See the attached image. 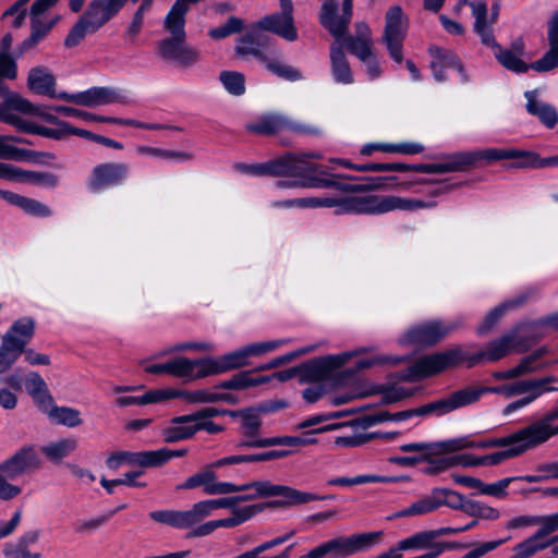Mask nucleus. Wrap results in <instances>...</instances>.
Masks as SVG:
<instances>
[{"label": "nucleus", "mask_w": 558, "mask_h": 558, "mask_svg": "<svg viewBox=\"0 0 558 558\" xmlns=\"http://www.w3.org/2000/svg\"><path fill=\"white\" fill-rule=\"evenodd\" d=\"M492 47L495 48L496 59L507 70L524 73L531 69L513 50L502 49L497 43L496 46Z\"/></svg>", "instance_id": "50"}, {"label": "nucleus", "mask_w": 558, "mask_h": 558, "mask_svg": "<svg viewBox=\"0 0 558 558\" xmlns=\"http://www.w3.org/2000/svg\"><path fill=\"white\" fill-rule=\"evenodd\" d=\"M56 80L48 69L43 66L33 68L27 77V86L39 95L54 96Z\"/></svg>", "instance_id": "37"}, {"label": "nucleus", "mask_w": 558, "mask_h": 558, "mask_svg": "<svg viewBox=\"0 0 558 558\" xmlns=\"http://www.w3.org/2000/svg\"><path fill=\"white\" fill-rule=\"evenodd\" d=\"M383 534V531H375L330 538L327 541L329 557L345 558L368 550L380 542Z\"/></svg>", "instance_id": "13"}, {"label": "nucleus", "mask_w": 558, "mask_h": 558, "mask_svg": "<svg viewBox=\"0 0 558 558\" xmlns=\"http://www.w3.org/2000/svg\"><path fill=\"white\" fill-rule=\"evenodd\" d=\"M136 150L141 155H150L167 160L187 161L193 158V155L186 151H174L157 147L138 146Z\"/></svg>", "instance_id": "61"}, {"label": "nucleus", "mask_w": 558, "mask_h": 558, "mask_svg": "<svg viewBox=\"0 0 558 558\" xmlns=\"http://www.w3.org/2000/svg\"><path fill=\"white\" fill-rule=\"evenodd\" d=\"M490 158L493 161L497 160H510L514 161L509 165V168H534L539 169V156L536 153L529 150H519V149H499L493 148L490 153Z\"/></svg>", "instance_id": "32"}, {"label": "nucleus", "mask_w": 558, "mask_h": 558, "mask_svg": "<svg viewBox=\"0 0 558 558\" xmlns=\"http://www.w3.org/2000/svg\"><path fill=\"white\" fill-rule=\"evenodd\" d=\"M25 388L50 418H76L80 415V412L75 409L53 405V399L39 374L29 373L25 381Z\"/></svg>", "instance_id": "14"}, {"label": "nucleus", "mask_w": 558, "mask_h": 558, "mask_svg": "<svg viewBox=\"0 0 558 558\" xmlns=\"http://www.w3.org/2000/svg\"><path fill=\"white\" fill-rule=\"evenodd\" d=\"M269 377H252L248 373H238L231 379L222 381L219 387L223 389H244L267 383Z\"/></svg>", "instance_id": "54"}, {"label": "nucleus", "mask_w": 558, "mask_h": 558, "mask_svg": "<svg viewBox=\"0 0 558 558\" xmlns=\"http://www.w3.org/2000/svg\"><path fill=\"white\" fill-rule=\"evenodd\" d=\"M260 512H263V507L245 506L242 508H234L233 511H231L233 514L232 517L218 519L216 521L218 527L232 529L251 520L253 517Z\"/></svg>", "instance_id": "49"}, {"label": "nucleus", "mask_w": 558, "mask_h": 558, "mask_svg": "<svg viewBox=\"0 0 558 558\" xmlns=\"http://www.w3.org/2000/svg\"><path fill=\"white\" fill-rule=\"evenodd\" d=\"M129 174V166L121 162H107L96 166L88 185L93 191L122 183Z\"/></svg>", "instance_id": "23"}, {"label": "nucleus", "mask_w": 558, "mask_h": 558, "mask_svg": "<svg viewBox=\"0 0 558 558\" xmlns=\"http://www.w3.org/2000/svg\"><path fill=\"white\" fill-rule=\"evenodd\" d=\"M323 421H301L294 429L302 430L301 435L296 436H274V437H265V440L256 441L253 445L257 446H287V447H305L310 445H315L318 442L315 437L318 434L337 430L345 426H351L353 428H362L367 429L371 426H374L378 423H383L384 421H338L336 423H331L328 425L315 427L317 424Z\"/></svg>", "instance_id": "4"}, {"label": "nucleus", "mask_w": 558, "mask_h": 558, "mask_svg": "<svg viewBox=\"0 0 558 558\" xmlns=\"http://www.w3.org/2000/svg\"><path fill=\"white\" fill-rule=\"evenodd\" d=\"M225 88L232 95L240 96L245 92V78L240 72L222 71L219 76Z\"/></svg>", "instance_id": "60"}, {"label": "nucleus", "mask_w": 558, "mask_h": 558, "mask_svg": "<svg viewBox=\"0 0 558 558\" xmlns=\"http://www.w3.org/2000/svg\"><path fill=\"white\" fill-rule=\"evenodd\" d=\"M342 40L348 51L362 61H367L372 57V40L359 39L352 35L345 36Z\"/></svg>", "instance_id": "56"}, {"label": "nucleus", "mask_w": 558, "mask_h": 558, "mask_svg": "<svg viewBox=\"0 0 558 558\" xmlns=\"http://www.w3.org/2000/svg\"><path fill=\"white\" fill-rule=\"evenodd\" d=\"M475 17L474 29L481 36L482 43L486 46H496L492 29L487 25V5L483 1L469 3Z\"/></svg>", "instance_id": "43"}, {"label": "nucleus", "mask_w": 558, "mask_h": 558, "mask_svg": "<svg viewBox=\"0 0 558 558\" xmlns=\"http://www.w3.org/2000/svg\"><path fill=\"white\" fill-rule=\"evenodd\" d=\"M418 167H426L425 163H416V165H407V163H399V162H392V163H381V162H368L363 163V167H360L363 172L372 171V172H383V171H398V172H407V171H413V172H420Z\"/></svg>", "instance_id": "55"}, {"label": "nucleus", "mask_w": 558, "mask_h": 558, "mask_svg": "<svg viewBox=\"0 0 558 558\" xmlns=\"http://www.w3.org/2000/svg\"><path fill=\"white\" fill-rule=\"evenodd\" d=\"M429 52L433 57L430 68L437 81L441 82L446 78V69H457L461 73L463 81L466 80L463 68L453 52L439 47H432Z\"/></svg>", "instance_id": "31"}, {"label": "nucleus", "mask_w": 558, "mask_h": 558, "mask_svg": "<svg viewBox=\"0 0 558 558\" xmlns=\"http://www.w3.org/2000/svg\"><path fill=\"white\" fill-rule=\"evenodd\" d=\"M442 453L440 449H430L429 452H425L424 456L427 465L421 469V472L425 475H437L457 466V458L453 456H439Z\"/></svg>", "instance_id": "40"}, {"label": "nucleus", "mask_w": 558, "mask_h": 558, "mask_svg": "<svg viewBox=\"0 0 558 558\" xmlns=\"http://www.w3.org/2000/svg\"><path fill=\"white\" fill-rule=\"evenodd\" d=\"M173 395L174 392L165 391V389H154L146 391L142 396H121L114 402L120 408L140 407L170 400Z\"/></svg>", "instance_id": "38"}, {"label": "nucleus", "mask_w": 558, "mask_h": 558, "mask_svg": "<svg viewBox=\"0 0 558 558\" xmlns=\"http://www.w3.org/2000/svg\"><path fill=\"white\" fill-rule=\"evenodd\" d=\"M288 405L289 403L286 400H267L239 412L229 411L219 407H207L194 414L182 415L177 418H213L220 415H229L232 418H257L262 415L277 414L280 410L288 408Z\"/></svg>", "instance_id": "11"}, {"label": "nucleus", "mask_w": 558, "mask_h": 558, "mask_svg": "<svg viewBox=\"0 0 558 558\" xmlns=\"http://www.w3.org/2000/svg\"><path fill=\"white\" fill-rule=\"evenodd\" d=\"M138 466V451H116L106 459V466L117 471L122 465Z\"/></svg>", "instance_id": "58"}, {"label": "nucleus", "mask_w": 558, "mask_h": 558, "mask_svg": "<svg viewBox=\"0 0 558 558\" xmlns=\"http://www.w3.org/2000/svg\"><path fill=\"white\" fill-rule=\"evenodd\" d=\"M493 148L473 151H459L447 157L442 162L425 163L426 167H418L422 173H447L463 172L476 166L481 161L493 162L490 153Z\"/></svg>", "instance_id": "12"}, {"label": "nucleus", "mask_w": 558, "mask_h": 558, "mask_svg": "<svg viewBox=\"0 0 558 558\" xmlns=\"http://www.w3.org/2000/svg\"><path fill=\"white\" fill-rule=\"evenodd\" d=\"M525 97L527 99V112L536 116L547 128L553 129L558 122L557 110L551 105L538 101L534 90L526 92Z\"/></svg>", "instance_id": "36"}, {"label": "nucleus", "mask_w": 558, "mask_h": 558, "mask_svg": "<svg viewBox=\"0 0 558 558\" xmlns=\"http://www.w3.org/2000/svg\"><path fill=\"white\" fill-rule=\"evenodd\" d=\"M16 95H11L10 97H8L4 101V109L2 111V114L0 116V120L10 124V125H13L22 131H25L27 133H29V129L33 128V124L32 122H26L24 121L21 117H19L17 114L13 113L12 111H16L15 108H13V106L11 105V100L15 97Z\"/></svg>", "instance_id": "62"}, {"label": "nucleus", "mask_w": 558, "mask_h": 558, "mask_svg": "<svg viewBox=\"0 0 558 558\" xmlns=\"http://www.w3.org/2000/svg\"><path fill=\"white\" fill-rule=\"evenodd\" d=\"M10 102L13 106V108H15V110L19 112L39 117L44 121L49 123H54L59 121V119L51 113V111H54L53 108L56 106H35L21 96H15Z\"/></svg>", "instance_id": "45"}, {"label": "nucleus", "mask_w": 558, "mask_h": 558, "mask_svg": "<svg viewBox=\"0 0 558 558\" xmlns=\"http://www.w3.org/2000/svg\"><path fill=\"white\" fill-rule=\"evenodd\" d=\"M32 151L19 148L11 144V138L9 136L0 135V158L7 160H15L21 161L28 159L32 156Z\"/></svg>", "instance_id": "59"}, {"label": "nucleus", "mask_w": 558, "mask_h": 558, "mask_svg": "<svg viewBox=\"0 0 558 558\" xmlns=\"http://www.w3.org/2000/svg\"><path fill=\"white\" fill-rule=\"evenodd\" d=\"M544 366H545L544 364L536 362L534 360V357L530 354V355L523 357L515 367H512V368L508 369L507 372L499 374L498 378H504V379L517 378V377L533 373L535 371L542 369V368H544Z\"/></svg>", "instance_id": "53"}, {"label": "nucleus", "mask_w": 558, "mask_h": 558, "mask_svg": "<svg viewBox=\"0 0 558 558\" xmlns=\"http://www.w3.org/2000/svg\"><path fill=\"white\" fill-rule=\"evenodd\" d=\"M399 435H400V432H398V430L354 434L352 436H339L335 439V444L338 447L353 448V447L362 446V445L366 444L367 441L377 439V438L390 441V440L395 439L396 437H398Z\"/></svg>", "instance_id": "44"}, {"label": "nucleus", "mask_w": 558, "mask_h": 558, "mask_svg": "<svg viewBox=\"0 0 558 558\" xmlns=\"http://www.w3.org/2000/svg\"><path fill=\"white\" fill-rule=\"evenodd\" d=\"M548 421H534L532 424L520 428L522 440L508 446H501L502 450L485 454L486 465H498L533 449L558 434V425L551 426Z\"/></svg>", "instance_id": "5"}, {"label": "nucleus", "mask_w": 558, "mask_h": 558, "mask_svg": "<svg viewBox=\"0 0 558 558\" xmlns=\"http://www.w3.org/2000/svg\"><path fill=\"white\" fill-rule=\"evenodd\" d=\"M43 461L35 446L25 445L0 463V500H12L22 493L17 485L9 483L19 476L41 468Z\"/></svg>", "instance_id": "3"}, {"label": "nucleus", "mask_w": 558, "mask_h": 558, "mask_svg": "<svg viewBox=\"0 0 558 558\" xmlns=\"http://www.w3.org/2000/svg\"><path fill=\"white\" fill-rule=\"evenodd\" d=\"M268 47H270V37L255 24L250 32L239 39L235 52L241 57H254L262 62L267 57L265 49Z\"/></svg>", "instance_id": "25"}, {"label": "nucleus", "mask_w": 558, "mask_h": 558, "mask_svg": "<svg viewBox=\"0 0 558 558\" xmlns=\"http://www.w3.org/2000/svg\"><path fill=\"white\" fill-rule=\"evenodd\" d=\"M318 153L286 154L287 177L296 178L299 181L307 179H332L333 174L320 170V166L311 163L307 159H320Z\"/></svg>", "instance_id": "17"}, {"label": "nucleus", "mask_w": 558, "mask_h": 558, "mask_svg": "<svg viewBox=\"0 0 558 558\" xmlns=\"http://www.w3.org/2000/svg\"><path fill=\"white\" fill-rule=\"evenodd\" d=\"M471 544L469 543H462L457 541H432V545L428 547V551L420 556L421 558H438L442 553L447 550L465 549L469 548Z\"/></svg>", "instance_id": "64"}, {"label": "nucleus", "mask_w": 558, "mask_h": 558, "mask_svg": "<svg viewBox=\"0 0 558 558\" xmlns=\"http://www.w3.org/2000/svg\"><path fill=\"white\" fill-rule=\"evenodd\" d=\"M436 494H438V508L446 506L450 509L464 512V509H466V504L470 500L465 498V496L461 493L450 488L436 487Z\"/></svg>", "instance_id": "51"}, {"label": "nucleus", "mask_w": 558, "mask_h": 558, "mask_svg": "<svg viewBox=\"0 0 558 558\" xmlns=\"http://www.w3.org/2000/svg\"><path fill=\"white\" fill-rule=\"evenodd\" d=\"M35 322L32 318L23 317L16 320L11 328L3 335L9 337L10 344L19 350L21 353L25 351L26 344L34 336Z\"/></svg>", "instance_id": "35"}, {"label": "nucleus", "mask_w": 558, "mask_h": 558, "mask_svg": "<svg viewBox=\"0 0 558 558\" xmlns=\"http://www.w3.org/2000/svg\"><path fill=\"white\" fill-rule=\"evenodd\" d=\"M247 349L246 347L238 351L228 353L219 360L206 359V367L203 375H216L228 372L230 369L239 368L247 364Z\"/></svg>", "instance_id": "30"}, {"label": "nucleus", "mask_w": 558, "mask_h": 558, "mask_svg": "<svg viewBox=\"0 0 558 558\" xmlns=\"http://www.w3.org/2000/svg\"><path fill=\"white\" fill-rule=\"evenodd\" d=\"M265 68L274 75L287 80V81H299L302 78L300 70L287 64L282 59V51L279 48H274L262 61Z\"/></svg>", "instance_id": "33"}, {"label": "nucleus", "mask_w": 558, "mask_h": 558, "mask_svg": "<svg viewBox=\"0 0 558 558\" xmlns=\"http://www.w3.org/2000/svg\"><path fill=\"white\" fill-rule=\"evenodd\" d=\"M557 379L553 376L544 377L541 379H529L521 380L512 384L511 386L505 388V391L508 396L513 395H523L527 392H533L531 396L522 398L520 400L513 401L508 404L504 411V415L511 414L514 410L523 408L535 400L542 392L555 390L554 388L548 387V384L555 383Z\"/></svg>", "instance_id": "18"}, {"label": "nucleus", "mask_w": 558, "mask_h": 558, "mask_svg": "<svg viewBox=\"0 0 558 558\" xmlns=\"http://www.w3.org/2000/svg\"><path fill=\"white\" fill-rule=\"evenodd\" d=\"M262 426L263 421H241L239 433L243 436V439H241L235 447L238 449L267 448L268 446L253 445L256 441L265 440V438L260 437Z\"/></svg>", "instance_id": "47"}, {"label": "nucleus", "mask_w": 558, "mask_h": 558, "mask_svg": "<svg viewBox=\"0 0 558 558\" xmlns=\"http://www.w3.org/2000/svg\"><path fill=\"white\" fill-rule=\"evenodd\" d=\"M351 353H341L315 359L299 365V380L301 384H318L332 377L333 372L343 366Z\"/></svg>", "instance_id": "15"}, {"label": "nucleus", "mask_w": 558, "mask_h": 558, "mask_svg": "<svg viewBox=\"0 0 558 558\" xmlns=\"http://www.w3.org/2000/svg\"><path fill=\"white\" fill-rule=\"evenodd\" d=\"M462 325L460 319L453 322L428 320L411 327L404 335L408 343L432 347L444 340Z\"/></svg>", "instance_id": "9"}, {"label": "nucleus", "mask_w": 558, "mask_h": 558, "mask_svg": "<svg viewBox=\"0 0 558 558\" xmlns=\"http://www.w3.org/2000/svg\"><path fill=\"white\" fill-rule=\"evenodd\" d=\"M383 178L372 179L371 183L367 185H342L339 182L332 179H307L306 181H288V180H279L276 182V186L278 189H288V187H308V189H326V187H336L341 189L343 191H366V190H377L383 186Z\"/></svg>", "instance_id": "24"}, {"label": "nucleus", "mask_w": 558, "mask_h": 558, "mask_svg": "<svg viewBox=\"0 0 558 558\" xmlns=\"http://www.w3.org/2000/svg\"><path fill=\"white\" fill-rule=\"evenodd\" d=\"M213 512L210 500H202L192 506L190 510H156L149 518L158 523L185 530L193 527Z\"/></svg>", "instance_id": "8"}, {"label": "nucleus", "mask_w": 558, "mask_h": 558, "mask_svg": "<svg viewBox=\"0 0 558 558\" xmlns=\"http://www.w3.org/2000/svg\"><path fill=\"white\" fill-rule=\"evenodd\" d=\"M126 97L119 89L93 87L80 93L78 106L95 108L109 104H126Z\"/></svg>", "instance_id": "28"}, {"label": "nucleus", "mask_w": 558, "mask_h": 558, "mask_svg": "<svg viewBox=\"0 0 558 558\" xmlns=\"http://www.w3.org/2000/svg\"><path fill=\"white\" fill-rule=\"evenodd\" d=\"M485 389L476 387H465L452 392L447 398L429 402L417 408L389 413L381 409L362 413L355 418H410L412 416L435 415L442 416L456 409L469 405L477 401Z\"/></svg>", "instance_id": "2"}, {"label": "nucleus", "mask_w": 558, "mask_h": 558, "mask_svg": "<svg viewBox=\"0 0 558 558\" xmlns=\"http://www.w3.org/2000/svg\"><path fill=\"white\" fill-rule=\"evenodd\" d=\"M512 338H508V333L501 338L489 342L485 351L476 354H468L461 347L450 348L442 352L424 355L417 359L408 368L405 379L414 381L426 377L434 376L446 369L453 368L462 363H466L468 367L481 363L483 360L495 362L507 355L511 349Z\"/></svg>", "instance_id": "1"}, {"label": "nucleus", "mask_w": 558, "mask_h": 558, "mask_svg": "<svg viewBox=\"0 0 558 558\" xmlns=\"http://www.w3.org/2000/svg\"><path fill=\"white\" fill-rule=\"evenodd\" d=\"M259 486L258 495L263 498L268 497H283V499L269 500L264 502L254 504L253 506L263 507V511L267 508H286L295 506V498L298 489L279 484H272L270 481H257Z\"/></svg>", "instance_id": "26"}, {"label": "nucleus", "mask_w": 558, "mask_h": 558, "mask_svg": "<svg viewBox=\"0 0 558 558\" xmlns=\"http://www.w3.org/2000/svg\"><path fill=\"white\" fill-rule=\"evenodd\" d=\"M464 513L474 517L480 518L484 520H497L500 517V512L498 509L490 507L480 500H472L470 499L466 504V509H464Z\"/></svg>", "instance_id": "57"}, {"label": "nucleus", "mask_w": 558, "mask_h": 558, "mask_svg": "<svg viewBox=\"0 0 558 558\" xmlns=\"http://www.w3.org/2000/svg\"><path fill=\"white\" fill-rule=\"evenodd\" d=\"M286 128V116L269 113L260 117L256 122L247 124L246 130L260 135H275Z\"/></svg>", "instance_id": "41"}, {"label": "nucleus", "mask_w": 558, "mask_h": 558, "mask_svg": "<svg viewBox=\"0 0 558 558\" xmlns=\"http://www.w3.org/2000/svg\"><path fill=\"white\" fill-rule=\"evenodd\" d=\"M128 0H92L80 16L92 28L97 32L109 22L125 5Z\"/></svg>", "instance_id": "20"}, {"label": "nucleus", "mask_w": 558, "mask_h": 558, "mask_svg": "<svg viewBox=\"0 0 558 558\" xmlns=\"http://www.w3.org/2000/svg\"><path fill=\"white\" fill-rule=\"evenodd\" d=\"M0 179L29 183L40 187L53 189L59 183V178L54 173L47 171H31L12 165L0 162Z\"/></svg>", "instance_id": "21"}, {"label": "nucleus", "mask_w": 558, "mask_h": 558, "mask_svg": "<svg viewBox=\"0 0 558 558\" xmlns=\"http://www.w3.org/2000/svg\"><path fill=\"white\" fill-rule=\"evenodd\" d=\"M411 477L408 475H398V476H386V475H377V474H360L353 477L340 476L333 477L327 481V485L330 486H340L348 487L354 485H362L368 483H401V482H410Z\"/></svg>", "instance_id": "34"}, {"label": "nucleus", "mask_w": 558, "mask_h": 558, "mask_svg": "<svg viewBox=\"0 0 558 558\" xmlns=\"http://www.w3.org/2000/svg\"><path fill=\"white\" fill-rule=\"evenodd\" d=\"M9 337H2L0 345V374L9 371L22 354L19 350L10 344Z\"/></svg>", "instance_id": "63"}, {"label": "nucleus", "mask_w": 558, "mask_h": 558, "mask_svg": "<svg viewBox=\"0 0 558 558\" xmlns=\"http://www.w3.org/2000/svg\"><path fill=\"white\" fill-rule=\"evenodd\" d=\"M351 208L357 211L383 214L395 209L413 211L436 206L435 202L404 198L395 195L354 197L350 201Z\"/></svg>", "instance_id": "6"}, {"label": "nucleus", "mask_w": 558, "mask_h": 558, "mask_svg": "<svg viewBox=\"0 0 558 558\" xmlns=\"http://www.w3.org/2000/svg\"><path fill=\"white\" fill-rule=\"evenodd\" d=\"M337 3L335 0H327L322 5L319 21L322 25L337 39H340L347 32L352 17V0H342V14L337 16Z\"/></svg>", "instance_id": "19"}, {"label": "nucleus", "mask_w": 558, "mask_h": 558, "mask_svg": "<svg viewBox=\"0 0 558 558\" xmlns=\"http://www.w3.org/2000/svg\"><path fill=\"white\" fill-rule=\"evenodd\" d=\"M522 303L523 300H515L495 307L486 315L483 323L477 327V333L481 336L488 333L509 308L518 307Z\"/></svg>", "instance_id": "52"}, {"label": "nucleus", "mask_w": 558, "mask_h": 558, "mask_svg": "<svg viewBox=\"0 0 558 558\" xmlns=\"http://www.w3.org/2000/svg\"><path fill=\"white\" fill-rule=\"evenodd\" d=\"M76 447L77 442L75 439L62 438L58 441L43 446L40 450L49 461L59 463L62 459L73 452Z\"/></svg>", "instance_id": "48"}, {"label": "nucleus", "mask_w": 558, "mask_h": 558, "mask_svg": "<svg viewBox=\"0 0 558 558\" xmlns=\"http://www.w3.org/2000/svg\"><path fill=\"white\" fill-rule=\"evenodd\" d=\"M165 391L174 392V395L171 396V399L182 398L189 403L217 402L220 400L233 402L234 400V398L229 393H216L206 389H201L196 391H184L172 388H165Z\"/></svg>", "instance_id": "42"}, {"label": "nucleus", "mask_w": 558, "mask_h": 558, "mask_svg": "<svg viewBox=\"0 0 558 558\" xmlns=\"http://www.w3.org/2000/svg\"><path fill=\"white\" fill-rule=\"evenodd\" d=\"M547 25L549 49L541 59L530 64L536 72H548L558 66V10L551 15Z\"/></svg>", "instance_id": "27"}, {"label": "nucleus", "mask_w": 558, "mask_h": 558, "mask_svg": "<svg viewBox=\"0 0 558 558\" xmlns=\"http://www.w3.org/2000/svg\"><path fill=\"white\" fill-rule=\"evenodd\" d=\"M189 7L174 3L165 19V28L171 33L170 38L162 39L158 44V52L161 58L174 61L180 50L185 45V14Z\"/></svg>", "instance_id": "7"}, {"label": "nucleus", "mask_w": 558, "mask_h": 558, "mask_svg": "<svg viewBox=\"0 0 558 558\" xmlns=\"http://www.w3.org/2000/svg\"><path fill=\"white\" fill-rule=\"evenodd\" d=\"M206 359L190 360L185 356H177L169 360V375L187 380L207 377L203 375L206 367Z\"/></svg>", "instance_id": "29"}, {"label": "nucleus", "mask_w": 558, "mask_h": 558, "mask_svg": "<svg viewBox=\"0 0 558 558\" xmlns=\"http://www.w3.org/2000/svg\"><path fill=\"white\" fill-rule=\"evenodd\" d=\"M521 436L522 433H520V429H518L513 433H510L501 437H487L485 439H480L476 441H470L468 440L466 437L450 439L446 441H440L439 446L441 447V450L445 452H456L464 448L487 449L520 442L522 440Z\"/></svg>", "instance_id": "22"}, {"label": "nucleus", "mask_w": 558, "mask_h": 558, "mask_svg": "<svg viewBox=\"0 0 558 558\" xmlns=\"http://www.w3.org/2000/svg\"><path fill=\"white\" fill-rule=\"evenodd\" d=\"M436 487L432 489L430 494L420 500L413 502L410 507L404 508L402 510L393 513L392 518H404L412 515H423L430 513L438 509V500H437Z\"/></svg>", "instance_id": "46"}, {"label": "nucleus", "mask_w": 558, "mask_h": 558, "mask_svg": "<svg viewBox=\"0 0 558 558\" xmlns=\"http://www.w3.org/2000/svg\"><path fill=\"white\" fill-rule=\"evenodd\" d=\"M331 73L336 82L341 84L353 83V74L348 59L339 45L330 48Z\"/></svg>", "instance_id": "39"}, {"label": "nucleus", "mask_w": 558, "mask_h": 558, "mask_svg": "<svg viewBox=\"0 0 558 558\" xmlns=\"http://www.w3.org/2000/svg\"><path fill=\"white\" fill-rule=\"evenodd\" d=\"M408 19L399 5L391 7L385 15L383 40L389 56L398 63L403 60L402 46L408 32Z\"/></svg>", "instance_id": "10"}, {"label": "nucleus", "mask_w": 558, "mask_h": 558, "mask_svg": "<svg viewBox=\"0 0 558 558\" xmlns=\"http://www.w3.org/2000/svg\"><path fill=\"white\" fill-rule=\"evenodd\" d=\"M280 12H276L260 19L256 24L264 32L274 33L288 41L298 38V32L293 19L292 1L280 2Z\"/></svg>", "instance_id": "16"}]
</instances>
